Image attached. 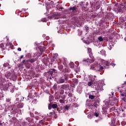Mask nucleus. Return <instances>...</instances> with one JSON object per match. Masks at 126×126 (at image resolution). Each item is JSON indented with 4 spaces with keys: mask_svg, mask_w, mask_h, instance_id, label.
I'll return each mask as SVG.
<instances>
[{
    "mask_svg": "<svg viewBox=\"0 0 126 126\" xmlns=\"http://www.w3.org/2000/svg\"><path fill=\"white\" fill-rule=\"evenodd\" d=\"M94 116L97 117L99 116V114L95 112L94 113Z\"/></svg>",
    "mask_w": 126,
    "mask_h": 126,
    "instance_id": "79ce46f5",
    "label": "nucleus"
},
{
    "mask_svg": "<svg viewBox=\"0 0 126 126\" xmlns=\"http://www.w3.org/2000/svg\"><path fill=\"white\" fill-rule=\"evenodd\" d=\"M78 35L79 36H80V35H81V34H82V31H81V30H78Z\"/></svg>",
    "mask_w": 126,
    "mask_h": 126,
    "instance_id": "473e14b6",
    "label": "nucleus"
},
{
    "mask_svg": "<svg viewBox=\"0 0 126 126\" xmlns=\"http://www.w3.org/2000/svg\"><path fill=\"white\" fill-rule=\"evenodd\" d=\"M8 65H9V63H5L3 64L4 67H7V66H8Z\"/></svg>",
    "mask_w": 126,
    "mask_h": 126,
    "instance_id": "2f4dec72",
    "label": "nucleus"
},
{
    "mask_svg": "<svg viewBox=\"0 0 126 126\" xmlns=\"http://www.w3.org/2000/svg\"><path fill=\"white\" fill-rule=\"evenodd\" d=\"M121 96L124 97L122 99L125 101L126 97V84H125L122 87L121 90L119 91Z\"/></svg>",
    "mask_w": 126,
    "mask_h": 126,
    "instance_id": "f257e3e1",
    "label": "nucleus"
},
{
    "mask_svg": "<svg viewBox=\"0 0 126 126\" xmlns=\"http://www.w3.org/2000/svg\"><path fill=\"white\" fill-rule=\"evenodd\" d=\"M43 122H44V120H41L39 121V124H40V125H43Z\"/></svg>",
    "mask_w": 126,
    "mask_h": 126,
    "instance_id": "c03bdc74",
    "label": "nucleus"
},
{
    "mask_svg": "<svg viewBox=\"0 0 126 126\" xmlns=\"http://www.w3.org/2000/svg\"><path fill=\"white\" fill-rule=\"evenodd\" d=\"M57 88H58V86H57V85H55L53 86V89H54V90H56V89H57Z\"/></svg>",
    "mask_w": 126,
    "mask_h": 126,
    "instance_id": "ea45409f",
    "label": "nucleus"
},
{
    "mask_svg": "<svg viewBox=\"0 0 126 126\" xmlns=\"http://www.w3.org/2000/svg\"><path fill=\"white\" fill-rule=\"evenodd\" d=\"M61 88L63 89L64 90H67L69 88V85H62L61 86Z\"/></svg>",
    "mask_w": 126,
    "mask_h": 126,
    "instance_id": "1a4fd4ad",
    "label": "nucleus"
},
{
    "mask_svg": "<svg viewBox=\"0 0 126 126\" xmlns=\"http://www.w3.org/2000/svg\"><path fill=\"white\" fill-rule=\"evenodd\" d=\"M57 70L55 69H50L49 71H48V73L51 75V76H53V73H57Z\"/></svg>",
    "mask_w": 126,
    "mask_h": 126,
    "instance_id": "9d476101",
    "label": "nucleus"
},
{
    "mask_svg": "<svg viewBox=\"0 0 126 126\" xmlns=\"http://www.w3.org/2000/svg\"><path fill=\"white\" fill-rule=\"evenodd\" d=\"M120 8L119 9V10L120 12H123L125 10H126V2H124V3H121L120 4Z\"/></svg>",
    "mask_w": 126,
    "mask_h": 126,
    "instance_id": "7ed1b4c3",
    "label": "nucleus"
},
{
    "mask_svg": "<svg viewBox=\"0 0 126 126\" xmlns=\"http://www.w3.org/2000/svg\"><path fill=\"white\" fill-rule=\"evenodd\" d=\"M6 81L5 78H3L1 73L0 72V82H5Z\"/></svg>",
    "mask_w": 126,
    "mask_h": 126,
    "instance_id": "ddd939ff",
    "label": "nucleus"
},
{
    "mask_svg": "<svg viewBox=\"0 0 126 126\" xmlns=\"http://www.w3.org/2000/svg\"><path fill=\"white\" fill-rule=\"evenodd\" d=\"M91 59H88L85 60H83V62H86V63H87L88 64L89 63H94V62H95V59L92 55L90 57Z\"/></svg>",
    "mask_w": 126,
    "mask_h": 126,
    "instance_id": "20e7f679",
    "label": "nucleus"
},
{
    "mask_svg": "<svg viewBox=\"0 0 126 126\" xmlns=\"http://www.w3.org/2000/svg\"><path fill=\"white\" fill-rule=\"evenodd\" d=\"M0 48H1L2 50H5L4 48V44L3 43H1L0 44Z\"/></svg>",
    "mask_w": 126,
    "mask_h": 126,
    "instance_id": "393cba45",
    "label": "nucleus"
},
{
    "mask_svg": "<svg viewBox=\"0 0 126 126\" xmlns=\"http://www.w3.org/2000/svg\"><path fill=\"white\" fill-rule=\"evenodd\" d=\"M52 109H57L58 108V104H52Z\"/></svg>",
    "mask_w": 126,
    "mask_h": 126,
    "instance_id": "4be33fe9",
    "label": "nucleus"
},
{
    "mask_svg": "<svg viewBox=\"0 0 126 126\" xmlns=\"http://www.w3.org/2000/svg\"><path fill=\"white\" fill-rule=\"evenodd\" d=\"M30 116H31V117H33V116H34V114H33V113H31Z\"/></svg>",
    "mask_w": 126,
    "mask_h": 126,
    "instance_id": "8fccbe9b",
    "label": "nucleus"
},
{
    "mask_svg": "<svg viewBox=\"0 0 126 126\" xmlns=\"http://www.w3.org/2000/svg\"><path fill=\"white\" fill-rule=\"evenodd\" d=\"M85 29H86V31L87 32V31H88V30H89V27H86Z\"/></svg>",
    "mask_w": 126,
    "mask_h": 126,
    "instance_id": "37998d69",
    "label": "nucleus"
},
{
    "mask_svg": "<svg viewBox=\"0 0 126 126\" xmlns=\"http://www.w3.org/2000/svg\"><path fill=\"white\" fill-rule=\"evenodd\" d=\"M52 108H53L52 106V104H49L48 105V109H49V110H52Z\"/></svg>",
    "mask_w": 126,
    "mask_h": 126,
    "instance_id": "72a5a7b5",
    "label": "nucleus"
},
{
    "mask_svg": "<svg viewBox=\"0 0 126 126\" xmlns=\"http://www.w3.org/2000/svg\"><path fill=\"white\" fill-rule=\"evenodd\" d=\"M18 51H19V52H21V48L20 47L18 48Z\"/></svg>",
    "mask_w": 126,
    "mask_h": 126,
    "instance_id": "de8ad7c7",
    "label": "nucleus"
},
{
    "mask_svg": "<svg viewBox=\"0 0 126 126\" xmlns=\"http://www.w3.org/2000/svg\"><path fill=\"white\" fill-rule=\"evenodd\" d=\"M105 65H106L107 66H109V65H110V64H111V63H109V62L106 61V62H105Z\"/></svg>",
    "mask_w": 126,
    "mask_h": 126,
    "instance_id": "c756f323",
    "label": "nucleus"
},
{
    "mask_svg": "<svg viewBox=\"0 0 126 126\" xmlns=\"http://www.w3.org/2000/svg\"><path fill=\"white\" fill-rule=\"evenodd\" d=\"M38 49L39 51L41 52V55H43V52H44L45 50H46V47H45L44 45L43 46H40L38 47Z\"/></svg>",
    "mask_w": 126,
    "mask_h": 126,
    "instance_id": "423d86ee",
    "label": "nucleus"
},
{
    "mask_svg": "<svg viewBox=\"0 0 126 126\" xmlns=\"http://www.w3.org/2000/svg\"><path fill=\"white\" fill-rule=\"evenodd\" d=\"M11 78L13 80H15L17 79V76L15 74H13V75H12Z\"/></svg>",
    "mask_w": 126,
    "mask_h": 126,
    "instance_id": "f3484780",
    "label": "nucleus"
},
{
    "mask_svg": "<svg viewBox=\"0 0 126 126\" xmlns=\"http://www.w3.org/2000/svg\"><path fill=\"white\" fill-rule=\"evenodd\" d=\"M70 107V105L68 104V105H66L64 106V109L66 110V111H68V109H69Z\"/></svg>",
    "mask_w": 126,
    "mask_h": 126,
    "instance_id": "aec40b11",
    "label": "nucleus"
},
{
    "mask_svg": "<svg viewBox=\"0 0 126 126\" xmlns=\"http://www.w3.org/2000/svg\"><path fill=\"white\" fill-rule=\"evenodd\" d=\"M37 58H39V56H37Z\"/></svg>",
    "mask_w": 126,
    "mask_h": 126,
    "instance_id": "774afa93",
    "label": "nucleus"
},
{
    "mask_svg": "<svg viewBox=\"0 0 126 126\" xmlns=\"http://www.w3.org/2000/svg\"><path fill=\"white\" fill-rule=\"evenodd\" d=\"M106 32H107V31H104V32H103V34H106Z\"/></svg>",
    "mask_w": 126,
    "mask_h": 126,
    "instance_id": "5fc2aeb1",
    "label": "nucleus"
},
{
    "mask_svg": "<svg viewBox=\"0 0 126 126\" xmlns=\"http://www.w3.org/2000/svg\"><path fill=\"white\" fill-rule=\"evenodd\" d=\"M22 66H23V65L21 64H20L19 65V67H22Z\"/></svg>",
    "mask_w": 126,
    "mask_h": 126,
    "instance_id": "09e8293b",
    "label": "nucleus"
},
{
    "mask_svg": "<svg viewBox=\"0 0 126 126\" xmlns=\"http://www.w3.org/2000/svg\"><path fill=\"white\" fill-rule=\"evenodd\" d=\"M69 66L71 68H73L74 67V63L73 62L70 63Z\"/></svg>",
    "mask_w": 126,
    "mask_h": 126,
    "instance_id": "412c9836",
    "label": "nucleus"
},
{
    "mask_svg": "<svg viewBox=\"0 0 126 126\" xmlns=\"http://www.w3.org/2000/svg\"><path fill=\"white\" fill-rule=\"evenodd\" d=\"M30 56H31L30 54L28 55V57H30Z\"/></svg>",
    "mask_w": 126,
    "mask_h": 126,
    "instance_id": "052dcab7",
    "label": "nucleus"
},
{
    "mask_svg": "<svg viewBox=\"0 0 126 126\" xmlns=\"http://www.w3.org/2000/svg\"><path fill=\"white\" fill-rule=\"evenodd\" d=\"M98 40L99 42H103V41H104V38H103V37L99 36L98 37Z\"/></svg>",
    "mask_w": 126,
    "mask_h": 126,
    "instance_id": "6ab92c4d",
    "label": "nucleus"
},
{
    "mask_svg": "<svg viewBox=\"0 0 126 126\" xmlns=\"http://www.w3.org/2000/svg\"><path fill=\"white\" fill-rule=\"evenodd\" d=\"M0 126H2V123H0Z\"/></svg>",
    "mask_w": 126,
    "mask_h": 126,
    "instance_id": "6e6d98bb",
    "label": "nucleus"
},
{
    "mask_svg": "<svg viewBox=\"0 0 126 126\" xmlns=\"http://www.w3.org/2000/svg\"><path fill=\"white\" fill-rule=\"evenodd\" d=\"M95 122H98V120H95Z\"/></svg>",
    "mask_w": 126,
    "mask_h": 126,
    "instance_id": "0e129e2a",
    "label": "nucleus"
},
{
    "mask_svg": "<svg viewBox=\"0 0 126 126\" xmlns=\"http://www.w3.org/2000/svg\"><path fill=\"white\" fill-rule=\"evenodd\" d=\"M75 83H78V80L76 79V80H75Z\"/></svg>",
    "mask_w": 126,
    "mask_h": 126,
    "instance_id": "3c124183",
    "label": "nucleus"
},
{
    "mask_svg": "<svg viewBox=\"0 0 126 126\" xmlns=\"http://www.w3.org/2000/svg\"><path fill=\"white\" fill-rule=\"evenodd\" d=\"M63 93H64V91L63 90H61L60 94H61V95H63Z\"/></svg>",
    "mask_w": 126,
    "mask_h": 126,
    "instance_id": "f704fd0d",
    "label": "nucleus"
},
{
    "mask_svg": "<svg viewBox=\"0 0 126 126\" xmlns=\"http://www.w3.org/2000/svg\"><path fill=\"white\" fill-rule=\"evenodd\" d=\"M29 60H24L22 61L21 63L22 64H24L25 66H26L27 68H30V66H29Z\"/></svg>",
    "mask_w": 126,
    "mask_h": 126,
    "instance_id": "39448f33",
    "label": "nucleus"
},
{
    "mask_svg": "<svg viewBox=\"0 0 126 126\" xmlns=\"http://www.w3.org/2000/svg\"><path fill=\"white\" fill-rule=\"evenodd\" d=\"M57 117H58V116H54V118H55V119H56V118H57Z\"/></svg>",
    "mask_w": 126,
    "mask_h": 126,
    "instance_id": "13d9d810",
    "label": "nucleus"
},
{
    "mask_svg": "<svg viewBox=\"0 0 126 126\" xmlns=\"http://www.w3.org/2000/svg\"><path fill=\"white\" fill-rule=\"evenodd\" d=\"M89 99H91V100H93V99H95V97L92 94H90L89 95Z\"/></svg>",
    "mask_w": 126,
    "mask_h": 126,
    "instance_id": "a878e982",
    "label": "nucleus"
},
{
    "mask_svg": "<svg viewBox=\"0 0 126 126\" xmlns=\"http://www.w3.org/2000/svg\"><path fill=\"white\" fill-rule=\"evenodd\" d=\"M92 17H94V18H95V17H96V15H93Z\"/></svg>",
    "mask_w": 126,
    "mask_h": 126,
    "instance_id": "864d4df0",
    "label": "nucleus"
},
{
    "mask_svg": "<svg viewBox=\"0 0 126 126\" xmlns=\"http://www.w3.org/2000/svg\"><path fill=\"white\" fill-rule=\"evenodd\" d=\"M49 115H50V116H52V115H53V113L50 112V113H49Z\"/></svg>",
    "mask_w": 126,
    "mask_h": 126,
    "instance_id": "603ef678",
    "label": "nucleus"
},
{
    "mask_svg": "<svg viewBox=\"0 0 126 126\" xmlns=\"http://www.w3.org/2000/svg\"><path fill=\"white\" fill-rule=\"evenodd\" d=\"M74 105H76V103H74Z\"/></svg>",
    "mask_w": 126,
    "mask_h": 126,
    "instance_id": "69168bd1",
    "label": "nucleus"
},
{
    "mask_svg": "<svg viewBox=\"0 0 126 126\" xmlns=\"http://www.w3.org/2000/svg\"><path fill=\"white\" fill-rule=\"evenodd\" d=\"M79 4L80 5H81V6H83L84 4V2L83 1L80 2Z\"/></svg>",
    "mask_w": 126,
    "mask_h": 126,
    "instance_id": "4c0bfd02",
    "label": "nucleus"
},
{
    "mask_svg": "<svg viewBox=\"0 0 126 126\" xmlns=\"http://www.w3.org/2000/svg\"><path fill=\"white\" fill-rule=\"evenodd\" d=\"M67 75H64L62 77H60L58 80V83H66L67 82Z\"/></svg>",
    "mask_w": 126,
    "mask_h": 126,
    "instance_id": "f03ea898",
    "label": "nucleus"
},
{
    "mask_svg": "<svg viewBox=\"0 0 126 126\" xmlns=\"http://www.w3.org/2000/svg\"><path fill=\"white\" fill-rule=\"evenodd\" d=\"M92 52V49H91V48H88V53H89L90 57H91V56H92V53H91Z\"/></svg>",
    "mask_w": 126,
    "mask_h": 126,
    "instance_id": "a211bd4d",
    "label": "nucleus"
},
{
    "mask_svg": "<svg viewBox=\"0 0 126 126\" xmlns=\"http://www.w3.org/2000/svg\"><path fill=\"white\" fill-rule=\"evenodd\" d=\"M60 103H61V104H63V103H64V101L63 100V99H60L59 100Z\"/></svg>",
    "mask_w": 126,
    "mask_h": 126,
    "instance_id": "e433bc0d",
    "label": "nucleus"
},
{
    "mask_svg": "<svg viewBox=\"0 0 126 126\" xmlns=\"http://www.w3.org/2000/svg\"><path fill=\"white\" fill-rule=\"evenodd\" d=\"M77 7L78 6H73V7H70L69 8V10H72V12H76L77 11Z\"/></svg>",
    "mask_w": 126,
    "mask_h": 126,
    "instance_id": "9b49d317",
    "label": "nucleus"
},
{
    "mask_svg": "<svg viewBox=\"0 0 126 126\" xmlns=\"http://www.w3.org/2000/svg\"><path fill=\"white\" fill-rule=\"evenodd\" d=\"M34 119H35L36 121H38V120H40V117L39 116H35Z\"/></svg>",
    "mask_w": 126,
    "mask_h": 126,
    "instance_id": "58836bf2",
    "label": "nucleus"
},
{
    "mask_svg": "<svg viewBox=\"0 0 126 126\" xmlns=\"http://www.w3.org/2000/svg\"><path fill=\"white\" fill-rule=\"evenodd\" d=\"M112 124H115V121L113 122Z\"/></svg>",
    "mask_w": 126,
    "mask_h": 126,
    "instance_id": "bf43d9fd",
    "label": "nucleus"
},
{
    "mask_svg": "<svg viewBox=\"0 0 126 126\" xmlns=\"http://www.w3.org/2000/svg\"><path fill=\"white\" fill-rule=\"evenodd\" d=\"M119 116L120 117H121V118H125V117H126V112H125L124 110L122 109V110L120 111L119 113Z\"/></svg>",
    "mask_w": 126,
    "mask_h": 126,
    "instance_id": "6e6552de",
    "label": "nucleus"
},
{
    "mask_svg": "<svg viewBox=\"0 0 126 126\" xmlns=\"http://www.w3.org/2000/svg\"><path fill=\"white\" fill-rule=\"evenodd\" d=\"M58 68L61 71H62V70L63 71V65L61 64V63H58Z\"/></svg>",
    "mask_w": 126,
    "mask_h": 126,
    "instance_id": "dca6fc26",
    "label": "nucleus"
},
{
    "mask_svg": "<svg viewBox=\"0 0 126 126\" xmlns=\"http://www.w3.org/2000/svg\"><path fill=\"white\" fill-rule=\"evenodd\" d=\"M93 84V81H90L88 83V86H91Z\"/></svg>",
    "mask_w": 126,
    "mask_h": 126,
    "instance_id": "7c9ffc66",
    "label": "nucleus"
},
{
    "mask_svg": "<svg viewBox=\"0 0 126 126\" xmlns=\"http://www.w3.org/2000/svg\"><path fill=\"white\" fill-rule=\"evenodd\" d=\"M30 123H34V121L33 120V119H31V121H30Z\"/></svg>",
    "mask_w": 126,
    "mask_h": 126,
    "instance_id": "a18cd8bd",
    "label": "nucleus"
},
{
    "mask_svg": "<svg viewBox=\"0 0 126 126\" xmlns=\"http://www.w3.org/2000/svg\"><path fill=\"white\" fill-rule=\"evenodd\" d=\"M103 69H104V67H103V66H99V67H98V68H97V69H98L99 71H101V70H103Z\"/></svg>",
    "mask_w": 126,
    "mask_h": 126,
    "instance_id": "cd10ccee",
    "label": "nucleus"
},
{
    "mask_svg": "<svg viewBox=\"0 0 126 126\" xmlns=\"http://www.w3.org/2000/svg\"><path fill=\"white\" fill-rule=\"evenodd\" d=\"M23 106H24L23 103H19V105H18V107H19V108H23Z\"/></svg>",
    "mask_w": 126,
    "mask_h": 126,
    "instance_id": "c85d7f7f",
    "label": "nucleus"
},
{
    "mask_svg": "<svg viewBox=\"0 0 126 126\" xmlns=\"http://www.w3.org/2000/svg\"><path fill=\"white\" fill-rule=\"evenodd\" d=\"M53 114H54V115H56V113L55 112H54Z\"/></svg>",
    "mask_w": 126,
    "mask_h": 126,
    "instance_id": "680f3d73",
    "label": "nucleus"
},
{
    "mask_svg": "<svg viewBox=\"0 0 126 126\" xmlns=\"http://www.w3.org/2000/svg\"><path fill=\"white\" fill-rule=\"evenodd\" d=\"M24 57V56H23V55L21 56V57L20 58V60H21L22 59H23Z\"/></svg>",
    "mask_w": 126,
    "mask_h": 126,
    "instance_id": "49530a36",
    "label": "nucleus"
},
{
    "mask_svg": "<svg viewBox=\"0 0 126 126\" xmlns=\"http://www.w3.org/2000/svg\"><path fill=\"white\" fill-rule=\"evenodd\" d=\"M37 58H39V56H37Z\"/></svg>",
    "mask_w": 126,
    "mask_h": 126,
    "instance_id": "338daca9",
    "label": "nucleus"
},
{
    "mask_svg": "<svg viewBox=\"0 0 126 126\" xmlns=\"http://www.w3.org/2000/svg\"><path fill=\"white\" fill-rule=\"evenodd\" d=\"M88 10V8L87 7H85V6H83L82 7V10L83 11H87V10Z\"/></svg>",
    "mask_w": 126,
    "mask_h": 126,
    "instance_id": "b1692460",
    "label": "nucleus"
},
{
    "mask_svg": "<svg viewBox=\"0 0 126 126\" xmlns=\"http://www.w3.org/2000/svg\"><path fill=\"white\" fill-rule=\"evenodd\" d=\"M73 94H72V93H69V94H68V96L69 97H73Z\"/></svg>",
    "mask_w": 126,
    "mask_h": 126,
    "instance_id": "c9c22d12",
    "label": "nucleus"
},
{
    "mask_svg": "<svg viewBox=\"0 0 126 126\" xmlns=\"http://www.w3.org/2000/svg\"><path fill=\"white\" fill-rule=\"evenodd\" d=\"M70 71V69H69V68H65L64 69H63L62 72H69Z\"/></svg>",
    "mask_w": 126,
    "mask_h": 126,
    "instance_id": "2eb2a0df",
    "label": "nucleus"
},
{
    "mask_svg": "<svg viewBox=\"0 0 126 126\" xmlns=\"http://www.w3.org/2000/svg\"><path fill=\"white\" fill-rule=\"evenodd\" d=\"M12 120L14 124H18V123H19V121H18V120H17V119H16V118L15 117H12Z\"/></svg>",
    "mask_w": 126,
    "mask_h": 126,
    "instance_id": "4468645a",
    "label": "nucleus"
},
{
    "mask_svg": "<svg viewBox=\"0 0 126 126\" xmlns=\"http://www.w3.org/2000/svg\"><path fill=\"white\" fill-rule=\"evenodd\" d=\"M91 94L93 95L94 96V97L95 98V97H99V92H91Z\"/></svg>",
    "mask_w": 126,
    "mask_h": 126,
    "instance_id": "0eeeda50",
    "label": "nucleus"
},
{
    "mask_svg": "<svg viewBox=\"0 0 126 126\" xmlns=\"http://www.w3.org/2000/svg\"><path fill=\"white\" fill-rule=\"evenodd\" d=\"M29 61L30 63H35V62H36L37 60L36 59H32L29 60Z\"/></svg>",
    "mask_w": 126,
    "mask_h": 126,
    "instance_id": "5701e85b",
    "label": "nucleus"
},
{
    "mask_svg": "<svg viewBox=\"0 0 126 126\" xmlns=\"http://www.w3.org/2000/svg\"><path fill=\"white\" fill-rule=\"evenodd\" d=\"M106 17L108 18V19H111L112 18V14H107Z\"/></svg>",
    "mask_w": 126,
    "mask_h": 126,
    "instance_id": "bb28decb",
    "label": "nucleus"
},
{
    "mask_svg": "<svg viewBox=\"0 0 126 126\" xmlns=\"http://www.w3.org/2000/svg\"><path fill=\"white\" fill-rule=\"evenodd\" d=\"M59 18H55V19H58Z\"/></svg>",
    "mask_w": 126,
    "mask_h": 126,
    "instance_id": "e2e57ef3",
    "label": "nucleus"
},
{
    "mask_svg": "<svg viewBox=\"0 0 126 126\" xmlns=\"http://www.w3.org/2000/svg\"><path fill=\"white\" fill-rule=\"evenodd\" d=\"M59 113H62V111L59 110Z\"/></svg>",
    "mask_w": 126,
    "mask_h": 126,
    "instance_id": "4d7b16f0",
    "label": "nucleus"
},
{
    "mask_svg": "<svg viewBox=\"0 0 126 126\" xmlns=\"http://www.w3.org/2000/svg\"><path fill=\"white\" fill-rule=\"evenodd\" d=\"M4 76L5 77V78L8 79V78H10V77H11V73H10V72H7L6 74H4Z\"/></svg>",
    "mask_w": 126,
    "mask_h": 126,
    "instance_id": "f8f14e48",
    "label": "nucleus"
},
{
    "mask_svg": "<svg viewBox=\"0 0 126 126\" xmlns=\"http://www.w3.org/2000/svg\"><path fill=\"white\" fill-rule=\"evenodd\" d=\"M65 95H63L62 96H61V98L62 99H63V100H64L65 99Z\"/></svg>",
    "mask_w": 126,
    "mask_h": 126,
    "instance_id": "a19ab883",
    "label": "nucleus"
}]
</instances>
